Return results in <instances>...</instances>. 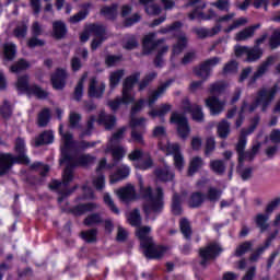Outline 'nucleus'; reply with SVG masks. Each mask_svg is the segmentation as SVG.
Listing matches in <instances>:
<instances>
[{"mask_svg":"<svg viewBox=\"0 0 280 280\" xmlns=\"http://www.w3.org/2000/svg\"><path fill=\"white\" fill-rule=\"evenodd\" d=\"M66 164V168L63 171V180L59 182L54 179L49 184V189L52 191H57L59 194L58 202H62L67 196H71V190L67 189V186L73 180V167H89V165H93L95 163V156L91 154H82L79 156H72L70 154H66L63 151V159L60 160V164Z\"/></svg>","mask_w":280,"mask_h":280,"instance_id":"1","label":"nucleus"},{"mask_svg":"<svg viewBox=\"0 0 280 280\" xmlns=\"http://www.w3.org/2000/svg\"><path fill=\"white\" fill-rule=\"evenodd\" d=\"M261 121L259 115L254 116L250 120V125L247 128H243L240 131L238 141L235 145L236 154H238V165L242 167L244 161H253L257 156V152L261 150V144L257 142L252 147V150L246 151V143H248V136L253 135Z\"/></svg>","mask_w":280,"mask_h":280,"instance_id":"2","label":"nucleus"},{"mask_svg":"<svg viewBox=\"0 0 280 280\" xmlns=\"http://www.w3.org/2000/svg\"><path fill=\"white\" fill-rule=\"evenodd\" d=\"M150 233H152L150 226H139L136 231L141 248H143V255L147 259H161L165 255V247L154 244V238L150 236Z\"/></svg>","mask_w":280,"mask_h":280,"instance_id":"3","label":"nucleus"},{"mask_svg":"<svg viewBox=\"0 0 280 280\" xmlns=\"http://www.w3.org/2000/svg\"><path fill=\"white\" fill-rule=\"evenodd\" d=\"M15 152L18 156L11 153H0V176H5L12 165L21 163L22 165H30V158L25 155V140L18 138L15 141Z\"/></svg>","mask_w":280,"mask_h":280,"instance_id":"4","label":"nucleus"},{"mask_svg":"<svg viewBox=\"0 0 280 280\" xmlns=\"http://www.w3.org/2000/svg\"><path fill=\"white\" fill-rule=\"evenodd\" d=\"M279 83H276L272 88H261L257 91L254 102L252 104L247 103L248 113H255L257 108H260L261 113H268L275 97L279 93Z\"/></svg>","mask_w":280,"mask_h":280,"instance_id":"5","label":"nucleus"},{"mask_svg":"<svg viewBox=\"0 0 280 280\" xmlns=\"http://www.w3.org/2000/svg\"><path fill=\"white\" fill-rule=\"evenodd\" d=\"M141 196L145 202L143 205V211L147 218H150L151 213H161L163 211V189L156 188V195H152V188H141Z\"/></svg>","mask_w":280,"mask_h":280,"instance_id":"6","label":"nucleus"},{"mask_svg":"<svg viewBox=\"0 0 280 280\" xmlns=\"http://www.w3.org/2000/svg\"><path fill=\"white\" fill-rule=\"evenodd\" d=\"M139 78H141V74L139 72H136L135 74H131L128 77L122 84V97H117L114 101L108 102L109 108L113 110H117L121 104H132L135 102V96L132 95V89L135 88V84L139 82Z\"/></svg>","mask_w":280,"mask_h":280,"instance_id":"7","label":"nucleus"},{"mask_svg":"<svg viewBox=\"0 0 280 280\" xmlns=\"http://www.w3.org/2000/svg\"><path fill=\"white\" fill-rule=\"evenodd\" d=\"M184 8H195L191 12L188 13V19L190 21H211L215 16L213 9L208 11V14L202 12L207 8V3L202 0H188Z\"/></svg>","mask_w":280,"mask_h":280,"instance_id":"8","label":"nucleus"},{"mask_svg":"<svg viewBox=\"0 0 280 280\" xmlns=\"http://www.w3.org/2000/svg\"><path fill=\"white\" fill-rule=\"evenodd\" d=\"M220 253H222V247L218 243H210L206 247H201L199 249L200 266L207 268L209 261L220 257Z\"/></svg>","mask_w":280,"mask_h":280,"instance_id":"9","label":"nucleus"},{"mask_svg":"<svg viewBox=\"0 0 280 280\" xmlns=\"http://www.w3.org/2000/svg\"><path fill=\"white\" fill-rule=\"evenodd\" d=\"M16 90L20 91V93H32L39 100H45L48 95L47 92L38 85H30V77L27 75L18 78Z\"/></svg>","mask_w":280,"mask_h":280,"instance_id":"10","label":"nucleus"},{"mask_svg":"<svg viewBox=\"0 0 280 280\" xmlns=\"http://www.w3.org/2000/svg\"><path fill=\"white\" fill-rule=\"evenodd\" d=\"M171 124H175L177 132L182 139H187L189 137L191 129L189 128V122L187 121V117H185V115L173 113L171 115Z\"/></svg>","mask_w":280,"mask_h":280,"instance_id":"11","label":"nucleus"},{"mask_svg":"<svg viewBox=\"0 0 280 280\" xmlns=\"http://www.w3.org/2000/svg\"><path fill=\"white\" fill-rule=\"evenodd\" d=\"M275 65V57L270 56L265 61H262L254 72V74L249 78L247 86H255L257 80L259 78H264L266 73H268V69H270V66Z\"/></svg>","mask_w":280,"mask_h":280,"instance_id":"12","label":"nucleus"},{"mask_svg":"<svg viewBox=\"0 0 280 280\" xmlns=\"http://www.w3.org/2000/svg\"><path fill=\"white\" fill-rule=\"evenodd\" d=\"M166 154H173L174 165L176 170L182 172L183 167H185V156L180 153V145L177 143H167Z\"/></svg>","mask_w":280,"mask_h":280,"instance_id":"13","label":"nucleus"},{"mask_svg":"<svg viewBox=\"0 0 280 280\" xmlns=\"http://www.w3.org/2000/svg\"><path fill=\"white\" fill-rule=\"evenodd\" d=\"M161 44H163V39L156 40V33L144 36L142 42L143 55L150 56L151 52L161 47Z\"/></svg>","mask_w":280,"mask_h":280,"instance_id":"14","label":"nucleus"},{"mask_svg":"<svg viewBox=\"0 0 280 280\" xmlns=\"http://www.w3.org/2000/svg\"><path fill=\"white\" fill-rule=\"evenodd\" d=\"M106 91V83L97 80V78L90 79L88 93L90 97H95L100 100L104 96V92Z\"/></svg>","mask_w":280,"mask_h":280,"instance_id":"15","label":"nucleus"},{"mask_svg":"<svg viewBox=\"0 0 280 280\" xmlns=\"http://www.w3.org/2000/svg\"><path fill=\"white\" fill-rule=\"evenodd\" d=\"M105 152L112 154L114 162L112 167H115L126 156V148L119 144H107Z\"/></svg>","mask_w":280,"mask_h":280,"instance_id":"16","label":"nucleus"},{"mask_svg":"<svg viewBox=\"0 0 280 280\" xmlns=\"http://www.w3.org/2000/svg\"><path fill=\"white\" fill-rule=\"evenodd\" d=\"M172 82H174V80H168L162 83L156 90L149 93L148 104L150 108H152V106H154V103L159 101V97H162L163 94L167 91V89L172 86Z\"/></svg>","mask_w":280,"mask_h":280,"instance_id":"17","label":"nucleus"},{"mask_svg":"<svg viewBox=\"0 0 280 280\" xmlns=\"http://www.w3.org/2000/svg\"><path fill=\"white\" fill-rule=\"evenodd\" d=\"M226 103L224 101H219L215 96H210L206 100V106L210 110V115L217 116L224 110Z\"/></svg>","mask_w":280,"mask_h":280,"instance_id":"18","label":"nucleus"},{"mask_svg":"<svg viewBox=\"0 0 280 280\" xmlns=\"http://www.w3.org/2000/svg\"><path fill=\"white\" fill-rule=\"evenodd\" d=\"M118 198L122 202H130L137 198V192L135 191V186L132 185H127L116 191Z\"/></svg>","mask_w":280,"mask_h":280,"instance_id":"19","label":"nucleus"},{"mask_svg":"<svg viewBox=\"0 0 280 280\" xmlns=\"http://www.w3.org/2000/svg\"><path fill=\"white\" fill-rule=\"evenodd\" d=\"M192 32L198 36V38H211L222 32V26L218 24L212 28L196 27Z\"/></svg>","mask_w":280,"mask_h":280,"instance_id":"20","label":"nucleus"},{"mask_svg":"<svg viewBox=\"0 0 280 280\" xmlns=\"http://www.w3.org/2000/svg\"><path fill=\"white\" fill-rule=\"evenodd\" d=\"M184 110L185 113H191L195 121H205V114L202 113V107H200V105H191L189 104V101H185Z\"/></svg>","mask_w":280,"mask_h":280,"instance_id":"21","label":"nucleus"},{"mask_svg":"<svg viewBox=\"0 0 280 280\" xmlns=\"http://www.w3.org/2000/svg\"><path fill=\"white\" fill-rule=\"evenodd\" d=\"M66 80H67V71L63 69H57L56 73L51 75L52 86L57 91H60V89H65Z\"/></svg>","mask_w":280,"mask_h":280,"instance_id":"22","label":"nucleus"},{"mask_svg":"<svg viewBox=\"0 0 280 280\" xmlns=\"http://www.w3.org/2000/svg\"><path fill=\"white\" fill-rule=\"evenodd\" d=\"M187 47V35L185 33H179L177 36V43L173 46L171 60L174 62V56H179L183 50Z\"/></svg>","mask_w":280,"mask_h":280,"instance_id":"23","label":"nucleus"},{"mask_svg":"<svg viewBox=\"0 0 280 280\" xmlns=\"http://www.w3.org/2000/svg\"><path fill=\"white\" fill-rule=\"evenodd\" d=\"M97 209H100V205L95 202L81 203L72 208V213L73 215H84V213L97 211Z\"/></svg>","mask_w":280,"mask_h":280,"instance_id":"24","label":"nucleus"},{"mask_svg":"<svg viewBox=\"0 0 280 280\" xmlns=\"http://www.w3.org/2000/svg\"><path fill=\"white\" fill-rule=\"evenodd\" d=\"M207 200V197L205 194L200 191H195L190 195L188 200V207L191 209H198L202 207V203Z\"/></svg>","mask_w":280,"mask_h":280,"instance_id":"25","label":"nucleus"},{"mask_svg":"<svg viewBox=\"0 0 280 280\" xmlns=\"http://www.w3.org/2000/svg\"><path fill=\"white\" fill-rule=\"evenodd\" d=\"M61 141L63 143L61 148V159H65V154H69V150L75 145V142L73 141V135L71 132H65L61 136Z\"/></svg>","mask_w":280,"mask_h":280,"instance_id":"26","label":"nucleus"},{"mask_svg":"<svg viewBox=\"0 0 280 280\" xmlns=\"http://www.w3.org/2000/svg\"><path fill=\"white\" fill-rule=\"evenodd\" d=\"M130 176V166L128 165H121L117 172L110 176V183H119V180H124Z\"/></svg>","mask_w":280,"mask_h":280,"instance_id":"27","label":"nucleus"},{"mask_svg":"<svg viewBox=\"0 0 280 280\" xmlns=\"http://www.w3.org/2000/svg\"><path fill=\"white\" fill-rule=\"evenodd\" d=\"M54 143V131L46 130L42 132L35 140V145L38 148L40 145H47Z\"/></svg>","mask_w":280,"mask_h":280,"instance_id":"28","label":"nucleus"},{"mask_svg":"<svg viewBox=\"0 0 280 280\" xmlns=\"http://www.w3.org/2000/svg\"><path fill=\"white\" fill-rule=\"evenodd\" d=\"M217 132L220 139H229L231 135V122L226 119L221 120L217 126Z\"/></svg>","mask_w":280,"mask_h":280,"instance_id":"29","label":"nucleus"},{"mask_svg":"<svg viewBox=\"0 0 280 280\" xmlns=\"http://www.w3.org/2000/svg\"><path fill=\"white\" fill-rule=\"evenodd\" d=\"M98 121L101 124H104L106 130H110L115 128V124L117 122V118H115L114 115L106 114L105 112H102L98 116Z\"/></svg>","mask_w":280,"mask_h":280,"instance_id":"30","label":"nucleus"},{"mask_svg":"<svg viewBox=\"0 0 280 280\" xmlns=\"http://www.w3.org/2000/svg\"><path fill=\"white\" fill-rule=\"evenodd\" d=\"M155 176L159 180H162L165 183L174 178V173L170 171V166H164L155 170Z\"/></svg>","mask_w":280,"mask_h":280,"instance_id":"31","label":"nucleus"},{"mask_svg":"<svg viewBox=\"0 0 280 280\" xmlns=\"http://www.w3.org/2000/svg\"><path fill=\"white\" fill-rule=\"evenodd\" d=\"M127 130H128V127L119 128L116 132L113 133L107 145H119V143H121V141H124V137H126Z\"/></svg>","mask_w":280,"mask_h":280,"instance_id":"32","label":"nucleus"},{"mask_svg":"<svg viewBox=\"0 0 280 280\" xmlns=\"http://www.w3.org/2000/svg\"><path fill=\"white\" fill-rule=\"evenodd\" d=\"M264 56V50L258 47L254 46L252 48H248L247 50V62H257Z\"/></svg>","mask_w":280,"mask_h":280,"instance_id":"33","label":"nucleus"},{"mask_svg":"<svg viewBox=\"0 0 280 280\" xmlns=\"http://www.w3.org/2000/svg\"><path fill=\"white\" fill-rule=\"evenodd\" d=\"M268 220H270L269 214L259 213L256 215L255 222L258 229H260V233L268 231V226H270V224H268Z\"/></svg>","mask_w":280,"mask_h":280,"instance_id":"34","label":"nucleus"},{"mask_svg":"<svg viewBox=\"0 0 280 280\" xmlns=\"http://www.w3.org/2000/svg\"><path fill=\"white\" fill-rule=\"evenodd\" d=\"M88 32H91L96 36V38H105L106 36V26L102 24H91L88 26Z\"/></svg>","mask_w":280,"mask_h":280,"instance_id":"35","label":"nucleus"},{"mask_svg":"<svg viewBox=\"0 0 280 280\" xmlns=\"http://www.w3.org/2000/svg\"><path fill=\"white\" fill-rule=\"evenodd\" d=\"M128 222L131 226H136L137 229H139V226H141V212L139 211V209H133L129 215H128Z\"/></svg>","mask_w":280,"mask_h":280,"instance_id":"36","label":"nucleus"},{"mask_svg":"<svg viewBox=\"0 0 280 280\" xmlns=\"http://www.w3.org/2000/svg\"><path fill=\"white\" fill-rule=\"evenodd\" d=\"M194 73L195 75H197V78H201L203 82H207V80H209V77L211 75L210 69H208L203 62L194 69Z\"/></svg>","mask_w":280,"mask_h":280,"instance_id":"37","label":"nucleus"},{"mask_svg":"<svg viewBox=\"0 0 280 280\" xmlns=\"http://www.w3.org/2000/svg\"><path fill=\"white\" fill-rule=\"evenodd\" d=\"M210 168L212 170V172H214V174H218L219 176H222V174L226 172V165L222 160L210 161Z\"/></svg>","mask_w":280,"mask_h":280,"instance_id":"38","label":"nucleus"},{"mask_svg":"<svg viewBox=\"0 0 280 280\" xmlns=\"http://www.w3.org/2000/svg\"><path fill=\"white\" fill-rule=\"evenodd\" d=\"M49 119H51V113L49 112L48 108H44L38 114L37 126H39V128L47 127V124H49Z\"/></svg>","mask_w":280,"mask_h":280,"instance_id":"39","label":"nucleus"},{"mask_svg":"<svg viewBox=\"0 0 280 280\" xmlns=\"http://www.w3.org/2000/svg\"><path fill=\"white\" fill-rule=\"evenodd\" d=\"M143 135H145V127H142V129L133 128L131 129V139L133 143H138L139 145H143Z\"/></svg>","mask_w":280,"mask_h":280,"instance_id":"40","label":"nucleus"},{"mask_svg":"<svg viewBox=\"0 0 280 280\" xmlns=\"http://www.w3.org/2000/svg\"><path fill=\"white\" fill-rule=\"evenodd\" d=\"M202 165H203L202 158L200 156L192 158L188 167V176H194V174H196V172H198V170H200Z\"/></svg>","mask_w":280,"mask_h":280,"instance_id":"41","label":"nucleus"},{"mask_svg":"<svg viewBox=\"0 0 280 280\" xmlns=\"http://www.w3.org/2000/svg\"><path fill=\"white\" fill-rule=\"evenodd\" d=\"M179 229L186 240H191V223L187 219H180Z\"/></svg>","mask_w":280,"mask_h":280,"instance_id":"42","label":"nucleus"},{"mask_svg":"<svg viewBox=\"0 0 280 280\" xmlns=\"http://www.w3.org/2000/svg\"><path fill=\"white\" fill-rule=\"evenodd\" d=\"M52 31L55 37L62 38L65 34H67V26L65 25V22L57 21L52 23Z\"/></svg>","mask_w":280,"mask_h":280,"instance_id":"43","label":"nucleus"},{"mask_svg":"<svg viewBox=\"0 0 280 280\" xmlns=\"http://www.w3.org/2000/svg\"><path fill=\"white\" fill-rule=\"evenodd\" d=\"M172 110V105L170 104H164L161 105L159 109H152L151 112H149L150 117H165V115H167V113H170Z\"/></svg>","mask_w":280,"mask_h":280,"instance_id":"44","label":"nucleus"},{"mask_svg":"<svg viewBox=\"0 0 280 280\" xmlns=\"http://www.w3.org/2000/svg\"><path fill=\"white\" fill-rule=\"evenodd\" d=\"M101 14L105 16V19L113 21V19L117 16V4H112L110 7H103L101 9Z\"/></svg>","mask_w":280,"mask_h":280,"instance_id":"45","label":"nucleus"},{"mask_svg":"<svg viewBox=\"0 0 280 280\" xmlns=\"http://www.w3.org/2000/svg\"><path fill=\"white\" fill-rule=\"evenodd\" d=\"M253 250V242L247 241L238 245L235 249V257H242V255H246V253Z\"/></svg>","mask_w":280,"mask_h":280,"instance_id":"46","label":"nucleus"},{"mask_svg":"<svg viewBox=\"0 0 280 280\" xmlns=\"http://www.w3.org/2000/svg\"><path fill=\"white\" fill-rule=\"evenodd\" d=\"M206 200H209V202H218L220 198H222V190L218 188L210 187L207 191Z\"/></svg>","mask_w":280,"mask_h":280,"instance_id":"47","label":"nucleus"},{"mask_svg":"<svg viewBox=\"0 0 280 280\" xmlns=\"http://www.w3.org/2000/svg\"><path fill=\"white\" fill-rule=\"evenodd\" d=\"M25 69H30V62L25 61V59H20L13 66H11V73H21V71H25Z\"/></svg>","mask_w":280,"mask_h":280,"instance_id":"48","label":"nucleus"},{"mask_svg":"<svg viewBox=\"0 0 280 280\" xmlns=\"http://www.w3.org/2000/svg\"><path fill=\"white\" fill-rule=\"evenodd\" d=\"M159 75V73L156 72H151L149 74H147L142 81L139 83V91H143L145 90L148 86H150V84L156 80V77Z\"/></svg>","mask_w":280,"mask_h":280,"instance_id":"49","label":"nucleus"},{"mask_svg":"<svg viewBox=\"0 0 280 280\" xmlns=\"http://www.w3.org/2000/svg\"><path fill=\"white\" fill-rule=\"evenodd\" d=\"M246 23H248V20L246 18H240V19L233 21V23L230 26L224 28V33L231 34V32L238 30V27L246 25Z\"/></svg>","mask_w":280,"mask_h":280,"instance_id":"50","label":"nucleus"},{"mask_svg":"<svg viewBox=\"0 0 280 280\" xmlns=\"http://www.w3.org/2000/svg\"><path fill=\"white\" fill-rule=\"evenodd\" d=\"M81 237H82V240L88 242V244H92L93 242L97 241V230L92 229V230H88L85 232H81Z\"/></svg>","mask_w":280,"mask_h":280,"instance_id":"51","label":"nucleus"},{"mask_svg":"<svg viewBox=\"0 0 280 280\" xmlns=\"http://www.w3.org/2000/svg\"><path fill=\"white\" fill-rule=\"evenodd\" d=\"M83 224H85V226L102 224V217L98 213H92L84 219Z\"/></svg>","mask_w":280,"mask_h":280,"instance_id":"52","label":"nucleus"},{"mask_svg":"<svg viewBox=\"0 0 280 280\" xmlns=\"http://www.w3.org/2000/svg\"><path fill=\"white\" fill-rule=\"evenodd\" d=\"M124 78V70H118L115 72H112L109 75V86L110 89H115L117 84H119V81Z\"/></svg>","mask_w":280,"mask_h":280,"instance_id":"53","label":"nucleus"},{"mask_svg":"<svg viewBox=\"0 0 280 280\" xmlns=\"http://www.w3.org/2000/svg\"><path fill=\"white\" fill-rule=\"evenodd\" d=\"M16 54V45L9 43L4 44V58L7 60H14Z\"/></svg>","mask_w":280,"mask_h":280,"instance_id":"54","label":"nucleus"},{"mask_svg":"<svg viewBox=\"0 0 280 280\" xmlns=\"http://www.w3.org/2000/svg\"><path fill=\"white\" fill-rule=\"evenodd\" d=\"M137 47H139V42L137 40V37H135V35L127 36L124 43V49L132 50L137 49Z\"/></svg>","mask_w":280,"mask_h":280,"instance_id":"55","label":"nucleus"},{"mask_svg":"<svg viewBox=\"0 0 280 280\" xmlns=\"http://www.w3.org/2000/svg\"><path fill=\"white\" fill-rule=\"evenodd\" d=\"M270 49H278L280 47V28L273 31L272 35L269 38Z\"/></svg>","mask_w":280,"mask_h":280,"instance_id":"56","label":"nucleus"},{"mask_svg":"<svg viewBox=\"0 0 280 280\" xmlns=\"http://www.w3.org/2000/svg\"><path fill=\"white\" fill-rule=\"evenodd\" d=\"M253 36H255L253 28L246 27L236 34L235 40H248V38H253Z\"/></svg>","mask_w":280,"mask_h":280,"instance_id":"57","label":"nucleus"},{"mask_svg":"<svg viewBox=\"0 0 280 280\" xmlns=\"http://www.w3.org/2000/svg\"><path fill=\"white\" fill-rule=\"evenodd\" d=\"M31 170H35L40 174V176H47L49 173V165H45L40 162H35L31 165Z\"/></svg>","mask_w":280,"mask_h":280,"instance_id":"58","label":"nucleus"},{"mask_svg":"<svg viewBox=\"0 0 280 280\" xmlns=\"http://www.w3.org/2000/svg\"><path fill=\"white\" fill-rule=\"evenodd\" d=\"M152 165H154V162L152 161L150 154L145 153L142 155V160L139 162L140 170H150Z\"/></svg>","mask_w":280,"mask_h":280,"instance_id":"59","label":"nucleus"},{"mask_svg":"<svg viewBox=\"0 0 280 280\" xmlns=\"http://www.w3.org/2000/svg\"><path fill=\"white\" fill-rule=\"evenodd\" d=\"M172 211L174 215H180L183 213V208L180 207V196H173Z\"/></svg>","mask_w":280,"mask_h":280,"instance_id":"60","label":"nucleus"},{"mask_svg":"<svg viewBox=\"0 0 280 280\" xmlns=\"http://www.w3.org/2000/svg\"><path fill=\"white\" fill-rule=\"evenodd\" d=\"M211 5L221 12H229V10H231V2H229V0H217L215 2H212Z\"/></svg>","mask_w":280,"mask_h":280,"instance_id":"61","label":"nucleus"},{"mask_svg":"<svg viewBox=\"0 0 280 280\" xmlns=\"http://www.w3.org/2000/svg\"><path fill=\"white\" fill-rule=\"evenodd\" d=\"M231 73H237V61L235 60L229 61L223 67V75H231Z\"/></svg>","mask_w":280,"mask_h":280,"instance_id":"62","label":"nucleus"},{"mask_svg":"<svg viewBox=\"0 0 280 280\" xmlns=\"http://www.w3.org/2000/svg\"><path fill=\"white\" fill-rule=\"evenodd\" d=\"M82 116L75 112L70 113L69 115V125L70 128H80V121Z\"/></svg>","mask_w":280,"mask_h":280,"instance_id":"63","label":"nucleus"},{"mask_svg":"<svg viewBox=\"0 0 280 280\" xmlns=\"http://www.w3.org/2000/svg\"><path fill=\"white\" fill-rule=\"evenodd\" d=\"M15 38H25L27 36V24L24 22L18 25L14 30Z\"/></svg>","mask_w":280,"mask_h":280,"instance_id":"64","label":"nucleus"}]
</instances>
